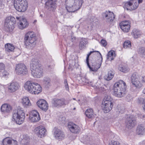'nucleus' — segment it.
<instances>
[{"instance_id":"obj_1","label":"nucleus","mask_w":145,"mask_h":145,"mask_svg":"<svg viewBox=\"0 0 145 145\" xmlns=\"http://www.w3.org/2000/svg\"><path fill=\"white\" fill-rule=\"evenodd\" d=\"M32 75L34 77L40 78L43 75V69L40 61L37 59L33 58L30 65Z\"/></svg>"},{"instance_id":"obj_2","label":"nucleus","mask_w":145,"mask_h":145,"mask_svg":"<svg viewBox=\"0 0 145 145\" xmlns=\"http://www.w3.org/2000/svg\"><path fill=\"white\" fill-rule=\"evenodd\" d=\"M126 87V83L121 80L116 82L114 86V94L116 97H121L124 95Z\"/></svg>"},{"instance_id":"obj_3","label":"nucleus","mask_w":145,"mask_h":145,"mask_svg":"<svg viewBox=\"0 0 145 145\" xmlns=\"http://www.w3.org/2000/svg\"><path fill=\"white\" fill-rule=\"evenodd\" d=\"M83 3L82 0H66V9L68 12H74L80 8Z\"/></svg>"},{"instance_id":"obj_4","label":"nucleus","mask_w":145,"mask_h":145,"mask_svg":"<svg viewBox=\"0 0 145 145\" xmlns=\"http://www.w3.org/2000/svg\"><path fill=\"white\" fill-rule=\"evenodd\" d=\"M13 119L17 124L20 125L23 122L25 116V114L23 109L18 106L17 109L13 110L12 114Z\"/></svg>"},{"instance_id":"obj_5","label":"nucleus","mask_w":145,"mask_h":145,"mask_svg":"<svg viewBox=\"0 0 145 145\" xmlns=\"http://www.w3.org/2000/svg\"><path fill=\"white\" fill-rule=\"evenodd\" d=\"M24 40L25 45L27 48L32 49L35 46L36 40L33 32H27L25 35Z\"/></svg>"},{"instance_id":"obj_6","label":"nucleus","mask_w":145,"mask_h":145,"mask_svg":"<svg viewBox=\"0 0 145 145\" xmlns=\"http://www.w3.org/2000/svg\"><path fill=\"white\" fill-rule=\"evenodd\" d=\"M24 88L26 90L32 94H38L42 91L41 87L39 84L31 83L30 81H27L25 84Z\"/></svg>"},{"instance_id":"obj_7","label":"nucleus","mask_w":145,"mask_h":145,"mask_svg":"<svg viewBox=\"0 0 145 145\" xmlns=\"http://www.w3.org/2000/svg\"><path fill=\"white\" fill-rule=\"evenodd\" d=\"M14 6L15 9L19 12H24L27 7V0H14Z\"/></svg>"},{"instance_id":"obj_8","label":"nucleus","mask_w":145,"mask_h":145,"mask_svg":"<svg viewBox=\"0 0 145 145\" xmlns=\"http://www.w3.org/2000/svg\"><path fill=\"white\" fill-rule=\"evenodd\" d=\"M16 20L15 18L11 16L7 17L5 20L4 26L9 31H11L14 27Z\"/></svg>"},{"instance_id":"obj_9","label":"nucleus","mask_w":145,"mask_h":145,"mask_svg":"<svg viewBox=\"0 0 145 145\" xmlns=\"http://www.w3.org/2000/svg\"><path fill=\"white\" fill-rule=\"evenodd\" d=\"M15 71L16 74L19 75L24 76L28 74V69L23 63H19L16 67Z\"/></svg>"},{"instance_id":"obj_10","label":"nucleus","mask_w":145,"mask_h":145,"mask_svg":"<svg viewBox=\"0 0 145 145\" xmlns=\"http://www.w3.org/2000/svg\"><path fill=\"white\" fill-rule=\"evenodd\" d=\"M71 100V99L65 100L63 98L61 99L55 98L53 99L51 103L53 107H60L67 105Z\"/></svg>"},{"instance_id":"obj_11","label":"nucleus","mask_w":145,"mask_h":145,"mask_svg":"<svg viewBox=\"0 0 145 145\" xmlns=\"http://www.w3.org/2000/svg\"><path fill=\"white\" fill-rule=\"evenodd\" d=\"M126 118L125 123L126 127L129 129H131L134 127L137 124L136 119L133 116H128Z\"/></svg>"},{"instance_id":"obj_12","label":"nucleus","mask_w":145,"mask_h":145,"mask_svg":"<svg viewBox=\"0 0 145 145\" xmlns=\"http://www.w3.org/2000/svg\"><path fill=\"white\" fill-rule=\"evenodd\" d=\"M16 19V22L20 29H22L28 26L29 24L25 18L17 17Z\"/></svg>"},{"instance_id":"obj_13","label":"nucleus","mask_w":145,"mask_h":145,"mask_svg":"<svg viewBox=\"0 0 145 145\" xmlns=\"http://www.w3.org/2000/svg\"><path fill=\"white\" fill-rule=\"evenodd\" d=\"M140 77L135 74H133L131 77V82L132 84L137 88H139L141 86V84L139 80Z\"/></svg>"},{"instance_id":"obj_14","label":"nucleus","mask_w":145,"mask_h":145,"mask_svg":"<svg viewBox=\"0 0 145 145\" xmlns=\"http://www.w3.org/2000/svg\"><path fill=\"white\" fill-rule=\"evenodd\" d=\"M46 131V129L42 126L38 127L34 130L35 133L40 138H43L45 136Z\"/></svg>"},{"instance_id":"obj_15","label":"nucleus","mask_w":145,"mask_h":145,"mask_svg":"<svg viewBox=\"0 0 145 145\" xmlns=\"http://www.w3.org/2000/svg\"><path fill=\"white\" fill-rule=\"evenodd\" d=\"M57 0H48L45 3V8L49 11H53L56 8V2Z\"/></svg>"},{"instance_id":"obj_16","label":"nucleus","mask_w":145,"mask_h":145,"mask_svg":"<svg viewBox=\"0 0 145 145\" xmlns=\"http://www.w3.org/2000/svg\"><path fill=\"white\" fill-rule=\"evenodd\" d=\"M38 106L42 110L46 112L48 109V103L44 99H40L37 103Z\"/></svg>"},{"instance_id":"obj_17","label":"nucleus","mask_w":145,"mask_h":145,"mask_svg":"<svg viewBox=\"0 0 145 145\" xmlns=\"http://www.w3.org/2000/svg\"><path fill=\"white\" fill-rule=\"evenodd\" d=\"M68 127L72 133H77L80 131V128L79 126L72 123L70 122L68 125Z\"/></svg>"},{"instance_id":"obj_18","label":"nucleus","mask_w":145,"mask_h":145,"mask_svg":"<svg viewBox=\"0 0 145 145\" xmlns=\"http://www.w3.org/2000/svg\"><path fill=\"white\" fill-rule=\"evenodd\" d=\"M114 103L110 102H106V103H102V108L104 112L107 113L111 110L113 107Z\"/></svg>"},{"instance_id":"obj_19","label":"nucleus","mask_w":145,"mask_h":145,"mask_svg":"<svg viewBox=\"0 0 145 145\" xmlns=\"http://www.w3.org/2000/svg\"><path fill=\"white\" fill-rule=\"evenodd\" d=\"M18 142L16 140L7 137L4 138L3 141L2 145H18Z\"/></svg>"},{"instance_id":"obj_20","label":"nucleus","mask_w":145,"mask_h":145,"mask_svg":"<svg viewBox=\"0 0 145 145\" xmlns=\"http://www.w3.org/2000/svg\"><path fill=\"white\" fill-rule=\"evenodd\" d=\"M20 87L19 84L16 82H12L8 86V88L9 91L14 92L18 89Z\"/></svg>"},{"instance_id":"obj_21","label":"nucleus","mask_w":145,"mask_h":145,"mask_svg":"<svg viewBox=\"0 0 145 145\" xmlns=\"http://www.w3.org/2000/svg\"><path fill=\"white\" fill-rule=\"evenodd\" d=\"M103 16L104 18H106V21L109 23L113 21V19L115 18L114 14L112 12H111L110 11L107 13H103Z\"/></svg>"},{"instance_id":"obj_22","label":"nucleus","mask_w":145,"mask_h":145,"mask_svg":"<svg viewBox=\"0 0 145 145\" xmlns=\"http://www.w3.org/2000/svg\"><path fill=\"white\" fill-rule=\"evenodd\" d=\"M54 135L56 138L60 140L62 139L65 136L63 132L58 129L55 130L54 132Z\"/></svg>"},{"instance_id":"obj_23","label":"nucleus","mask_w":145,"mask_h":145,"mask_svg":"<svg viewBox=\"0 0 145 145\" xmlns=\"http://www.w3.org/2000/svg\"><path fill=\"white\" fill-rule=\"evenodd\" d=\"M1 110L2 112L4 113H7L11 110V107L9 104H4L2 105Z\"/></svg>"},{"instance_id":"obj_24","label":"nucleus","mask_w":145,"mask_h":145,"mask_svg":"<svg viewBox=\"0 0 145 145\" xmlns=\"http://www.w3.org/2000/svg\"><path fill=\"white\" fill-rule=\"evenodd\" d=\"M145 132V127L142 125H138L137 128L136 133L138 135H143Z\"/></svg>"},{"instance_id":"obj_25","label":"nucleus","mask_w":145,"mask_h":145,"mask_svg":"<svg viewBox=\"0 0 145 145\" xmlns=\"http://www.w3.org/2000/svg\"><path fill=\"white\" fill-rule=\"evenodd\" d=\"M42 82L43 85L46 88H49L51 86V80L49 77H44Z\"/></svg>"},{"instance_id":"obj_26","label":"nucleus","mask_w":145,"mask_h":145,"mask_svg":"<svg viewBox=\"0 0 145 145\" xmlns=\"http://www.w3.org/2000/svg\"><path fill=\"white\" fill-rule=\"evenodd\" d=\"M22 103L24 107H28L31 105L28 98L27 97H24L22 99Z\"/></svg>"},{"instance_id":"obj_27","label":"nucleus","mask_w":145,"mask_h":145,"mask_svg":"<svg viewBox=\"0 0 145 145\" xmlns=\"http://www.w3.org/2000/svg\"><path fill=\"white\" fill-rule=\"evenodd\" d=\"M85 114L86 116L89 118H93L95 115L93 109L91 108L87 109L85 112Z\"/></svg>"},{"instance_id":"obj_28","label":"nucleus","mask_w":145,"mask_h":145,"mask_svg":"<svg viewBox=\"0 0 145 145\" xmlns=\"http://www.w3.org/2000/svg\"><path fill=\"white\" fill-rule=\"evenodd\" d=\"M137 0H131L130 1L131 3V10L136 9L138 7Z\"/></svg>"},{"instance_id":"obj_29","label":"nucleus","mask_w":145,"mask_h":145,"mask_svg":"<svg viewBox=\"0 0 145 145\" xmlns=\"http://www.w3.org/2000/svg\"><path fill=\"white\" fill-rule=\"evenodd\" d=\"M114 73L112 71H109L108 73L104 77L105 80L107 81L110 80L114 76Z\"/></svg>"},{"instance_id":"obj_30","label":"nucleus","mask_w":145,"mask_h":145,"mask_svg":"<svg viewBox=\"0 0 145 145\" xmlns=\"http://www.w3.org/2000/svg\"><path fill=\"white\" fill-rule=\"evenodd\" d=\"M131 35L134 38L137 39L141 35V33L138 30L134 29L131 32Z\"/></svg>"},{"instance_id":"obj_31","label":"nucleus","mask_w":145,"mask_h":145,"mask_svg":"<svg viewBox=\"0 0 145 145\" xmlns=\"http://www.w3.org/2000/svg\"><path fill=\"white\" fill-rule=\"evenodd\" d=\"M88 43V41L85 38H82L79 45L80 48L82 49L84 48L85 47L86 45Z\"/></svg>"},{"instance_id":"obj_32","label":"nucleus","mask_w":145,"mask_h":145,"mask_svg":"<svg viewBox=\"0 0 145 145\" xmlns=\"http://www.w3.org/2000/svg\"><path fill=\"white\" fill-rule=\"evenodd\" d=\"M101 65V63H98V64H97L96 65L92 64V67H91L89 65V66H88L91 71H96L100 68Z\"/></svg>"},{"instance_id":"obj_33","label":"nucleus","mask_w":145,"mask_h":145,"mask_svg":"<svg viewBox=\"0 0 145 145\" xmlns=\"http://www.w3.org/2000/svg\"><path fill=\"white\" fill-rule=\"evenodd\" d=\"M5 50L8 52L12 51L15 48L12 44L9 43L6 44L5 45Z\"/></svg>"},{"instance_id":"obj_34","label":"nucleus","mask_w":145,"mask_h":145,"mask_svg":"<svg viewBox=\"0 0 145 145\" xmlns=\"http://www.w3.org/2000/svg\"><path fill=\"white\" fill-rule=\"evenodd\" d=\"M138 52L140 57H145V48L144 47L139 48L138 50Z\"/></svg>"},{"instance_id":"obj_35","label":"nucleus","mask_w":145,"mask_h":145,"mask_svg":"<svg viewBox=\"0 0 145 145\" xmlns=\"http://www.w3.org/2000/svg\"><path fill=\"white\" fill-rule=\"evenodd\" d=\"M115 57V52L113 50L109 51L107 54V58L109 60L112 61Z\"/></svg>"},{"instance_id":"obj_36","label":"nucleus","mask_w":145,"mask_h":145,"mask_svg":"<svg viewBox=\"0 0 145 145\" xmlns=\"http://www.w3.org/2000/svg\"><path fill=\"white\" fill-rule=\"evenodd\" d=\"M110 102L114 103V102L113 101L112 99L109 96H106L105 97L102 103H106V102Z\"/></svg>"},{"instance_id":"obj_37","label":"nucleus","mask_w":145,"mask_h":145,"mask_svg":"<svg viewBox=\"0 0 145 145\" xmlns=\"http://www.w3.org/2000/svg\"><path fill=\"white\" fill-rule=\"evenodd\" d=\"M118 69L120 71L125 73L127 72L129 70L128 67L122 65H120L118 67Z\"/></svg>"},{"instance_id":"obj_38","label":"nucleus","mask_w":145,"mask_h":145,"mask_svg":"<svg viewBox=\"0 0 145 145\" xmlns=\"http://www.w3.org/2000/svg\"><path fill=\"white\" fill-rule=\"evenodd\" d=\"M39 115L38 112L36 110H34L31 111L30 113L29 116V119L32 118V117L36 116Z\"/></svg>"},{"instance_id":"obj_39","label":"nucleus","mask_w":145,"mask_h":145,"mask_svg":"<svg viewBox=\"0 0 145 145\" xmlns=\"http://www.w3.org/2000/svg\"><path fill=\"white\" fill-rule=\"evenodd\" d=\"M129 25L130 26V23L129 21H125L121 22L120 24V27L127 26V25Z\"/></svg>"},{"instance_id":"obj_40","label":"nucleus","mask_w":145,"mask_h":145,"mask_svg":"<svg viewBox=\"0 0 145 145\" xmlns=\"http://www.w3.org/2000/svg\"><path fill=\"white\" fill-rule=\"evenodd\" d=\"M131 46V42L129 40H126L125 41L123 44V47L125 48H130Z\"/></svg>"},{"instance_id":"obj_41","label":"nucleus","mask_w":145,"mask_h":145,"mask_svg":"<svg viewBox=\"0 0 145 145\" xmlns=\"http://www.w3.org/2000/svg\"><path fill=\"white\" fill-rule=\"evenodd\" d=\"M30 120L33 122L38 121L40 119L39 115L36 116L30 119Z\"/></svg>"},{"instance_id":"obj_42","label":"nucleus","mask_w":145,"mask_h":145,"mask_svg":"<svg viewBox=\"0 0 145 145\" xmlns=\"http://www.w3.org/2000/svg\"><path fill=\"white\" fill-rule=\"evenodd\" d=\"M131 3L130 1L125 3L124 4V5L123 6L124 8L125 9H126L127 10H131Z\"/></svg>"},{"instance_id":"obj_43","label":"nucleus","mask_w":145,"mask_h":145,"mask_svg":"<svg viewBox=\"0 0 145 145\" xmlns=\"http://www.w3.org/2000/svg\"><path fill=\"white\" fill-rule=\"evenodd\" d=\"M121 30L124 32H128L130 29V26L129 25L127 26L120 27Z\"/></svg>"},{"instance_id":"obj_44","label":"nucleus","mask_w":145,"mask_h":145,"mask_svg":"<svg viewBox=\"0 0 145 145\" xmlns=\"http://www.w3.org/2000/svg\"><path fill=\"white\" fill-rule=\"evenodd\" d=\"M98 52L99 53L98 54V56H99V57H101V61L102 62V59H103L102 56L101 54L98 51H90V52L87 55V56H88L89 57V56L91 55V54L92 53H93V52Z\"/></svg>"},{"instance_id":"obj_45","label":"nucleus","mask_w":145,"mask_h":145,"mask_svg":"<svg viewBox=\"0 0 145 145\" xmlns=\"http://www.w3.org/2000/svg\"><path fill=\"white\" fill-rule=\"evenodd\" d=\"M109 145H120V143L117 141H112L111 143L109 144Z\"/></svg>"},{"instance_id":"obj_46","label":"nucleus","mask_w":145,"mask_h":145,"mask_svg":"<svg viewBox=\"0 0 145 145\" xmlns=\"http://www.w3.org/2000/svg\"><path fill=\"white\" fill-rule=\"evenodd\" d=\"M64 84L65 85V89L67 90H69V89L68 84L67 82V81L66 79H65L64 82Z\"/></svg>"},{"instance_id":"obj_47","label":"nucleus","mask_w":145,"mask_h":145,"mask_svg":"<svg viewBox=\"0 0 145 145\" xmlns=\"http://www.w3.org/2000/svg\"><path fill=\"white\" fill-rule=\"evenodd\" d=\"M101 43L103 46H105L107 44L105 40L102 39L101 41Z\"/></svg>"},{"instance_id":"obj_48","label":"nucleus","mask_w":145,"mask_h":145,"mask_svg":"<svg viewBox=\"0 0 145 145\" xmlns=\"http://www.w3.org/2000/svg\"><path fill=\"white\" fill-rule=\"evenodd\" d=\"M140 100L142 101V104L143 105V109L145 111V98L144 99L143 98H140Z\"/></svg>"},{"instance_id":"obj_49","label":"nucleus","mask_w":145,"mask_h":145,"mask_svg":"<svg viewBox=\"0 0 145 145\" xmlns=\"http://www.w3.org/2000/svg\"><path fill=\"white\" fill-rule=\"evenodd\" d=\"M5 65L2 63H0V69L3 70L5 69Z\"/></svg>"},{"instance_id":"obj_50","label":"nucleus","mask_w":145,"mask_h":145,"mask_svg":"<svg viewBox=\"0 0 145 145\" xmlns=\"http://www.w3.org/2000/svg\"><path fill=\"white\" fill-rule=\"evenodd\" d=\"M76 40V38L75 37H73V36L71 37V40L72 42H75Z\"/></svg>"},{"instance_id":"obj_51","label":"nucleus","mask_w":145,"mask_h":145,"mask_svg":"<svg viewBox=\"0 0 145 145\" xmlns=\"http://www.w3.org/2000/svg\"><path fill=\"white\" fill-rule=\"evenodd\" d=\"M89 57L87 56L86 59V62L88 66H89Z\"/></svg>"},{"instance_id":"obj_52","label":"nucleus","mask_w":145,"mask_h":145,"mask_svg":"<svg viewBox=\"0 0 145 145\" xmlns=\"http://www.w3.org/2000/svg\"><path fill=\"white\" fill-rule=\"evenodd\" d=\"M140 79L142 80V82H145V76L144 77H141L140 76Z\"/></svg>"},{"instance_id":"obj_53","label":"nucleus","mask_w":145,"mask_h":145,"mask_svg":"<svg viewBox=\"0 0 145 145\" xmlns=\"http://www.w3.org/2000/svg\"><path fill=\"white\" fill-rule=\"evenodd\" d=\"M137 3H138V5H139V4L140 3H141L143 1V0H137Z\"/></svg>"},{"instance_id":"obj_54","label":"nucleus","mask_w":145,"mask_h":145,"mask_svg":"<svg viewBox=\"0 0 145 145\" xmlns=\"http://www.w3.org/2000/svg\"><path fill=\"white\" fill-rule=\"evenodd\" d=\"M142 93L145 94V88L142 91Z\"/></svg>"},{"instance_id":"obj_55","label":"nucleus","mask_w":145,"mask_h":145,"mask_svg":"<svg viewBox=\"0 0 145 145\" xmlns=\"http://www.w3.org/2000/svg\"><path fill=\"white\" fill-rule=\"evenodd\" d=\"M29 144V142H27L25 144V145H28Z\"/></svg>"},{"instance_id":"obj_56","label":"nucleus","mask_w":145,"mask_h":145,"mask_svg":"<svg viewBox=\"0 0 145 145\" xmlns=\"http://www.w3.org/2000/svg\"><path fill=\"white\" fill-rule=\"evenodd\" d=\"M2 4V1L1 0H0V6H1Z\"/></svg>"},{"instance_id":"obj_57","label":"nucleus","mask_w":145,"mask_h":145,"mask_svg":"<svg viewBox=\"0 0 145 145\" xmlns=\"http://www.w3.org/2000/svg\"><path fill=\"white\" fill-rule=\"evenodd\" d=\"M142 118L144 120H145V115H143Z\"/></svg>"},{"instance_id":"obj_58","label":"nucleus","mask_w":145,"mask_h":145,"mask_svg":"<svg viewBox=\"0 0 145 145\" xmlns=\"http://www.w3.org/2000/svg\"><path fill=\"white\" fill-rule=\"evenodd\" d=\"M99 91H101V89L102 90V88L101 87L100 88H99Z\"/></svg>"},{"instance_id":"obj_59","label":"nucleus","mask_w":145,"mask_h":145,"mask_svg":"<svg viewBox=\"0 0 145 145\" xmlns=\"http://www.w3.org/2000/svg\"><path fill=\"white\" fill-rule=\"evenodd\" d=\"M73 99L74 100H76V99L75 98H73Z\"/></svg>"},{"instance_id":"obj_60","label":"nucleus","mask_w":145,"mask_h":145,"mask_svg":"<svg viewBox=\"0 0 145 145\" xmlns=\"http://www.w3.org/2000/svg\"><path fill=\"white\" fill-rule=\"evenodd\" d=\"M75 109H76V108H74L73 109V110H75Z\"/></svg>"},{"instance_id":"obj_61","label":"nucleus","mask_w":145,"mask_h":145,"mask_svg":"<svg viewBox=\"0 0 145 145\" xmlns=\"http://www.w3.org/2000/svg\"><path fill=\"white\" fill-rule=\"evenodd\" d=\"M80 101V99H79V100H78V101Z\"/></svg>"},{"instance_id":"obj_62","label":"nucleus","mask_w":145,"mask_h":145,"mask_svg":"<svg viewBox=\"0 0 145 145\" xmlns=\"http://www.w3.org/2000/svg\"><path fill=\"white\" fill-rule=\"evenodd\" d=\"M42 15H40V16H42Z\"/></svg>"}]
</instances>
